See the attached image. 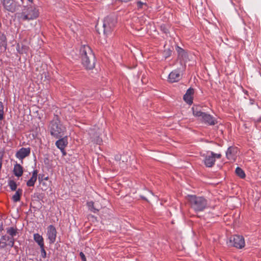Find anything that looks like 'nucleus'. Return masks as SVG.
<instances>
[{"label":"nucleus","mask_w":261,"mask_h":261,"mask_svg":"<svg viewBox=\"0 0 261 261\" xmlns=\"http://www.w3.org/2000/svg\"><path fill=\"white\" fill-rule=\"evenodd\" d=\"M7 38L4 33H0V46L6 47Z\"/></svg>","instance_id":"nucleus-29"},{"label":"nucleus","mask_w":261,"mask_h":261,"mask_svg":"<svg viewBox=\"0 0 261 261\" xmlns=\"http://www.w3.org/2000/svg\"><path fill=\"white\" fill-rule=\"evenodd\" d=\"M39 15L38 9L35 5H28L23 6L21 12L18 14L21 21H30L36 19Z\"/></svg>","instance_id":"nucleus-2"},{"label":"nucleus","mask_w":261,"mask_h":261,"mask_svg":"<svg viewBox=\"0 0 261 261\" xmlns=\"http://www.w3.org/2000/svg\"><path fill=\"white\" fill-rule=\"evenodd\" d=\"M88 132L89 140L97 145H100L102 142V138L99 137V132L96 130L95 128H90L89 130L86 129Z\"/></svg>","instance_id":"nucleus-10"},{"label":"nucleus","mask_w":261,"mask_h":261,"mask_svg":"<svg viewBox=\"0 0 261 261\" xmlns=\"http://www.w3.org/2000/svg\"><path fill=\"white\" fill-rule=\"evenodd\" d=\"M186 68V64L181 63V65L170 72L168 76L167 81L170 83L179 82L182 79Z\"/></svg>","instance_id":"nucleus-7"},{"label":"nucleus","mask_w":261,"mask_h":261,"mask_svg":"<svg viewBox=\"0 0 261 261\" xmlns=\"http://www.w3.org/2000/svg\"><path fill=\"white\" fill-rule=\"evenodd\" d=\"M140 197L141 198V199H143V200H146V201H148L147 199L144 196L140 195Z\"/></svg>","instance_id":"nucleus-35"},{"label":"nucleus","mask_w":261,"mask_h":261,"mask_svg":"<svg viewBox=\"0 0 261 261\" xmlns=\"http://www.w3.org/2000/svg\"><path fill=\"white\" fill-rule=\"evenodd\" d=\"M13 172L16 176L20 177L23 174V168L20 165L16 164L14 167Z\"/></svg>","instance_id":"nucleus-21"},{"label":"nucleus","mask_w":261,"mask_h":261,"mask_svg":"<svg viewBox=\"0 0 261 261\" xmlns=\"http://www.w3.org/2000/svg\"><path fill=\"white\" fill-rule=\"evenodd\" d=\"M227 244L228 246L241 249L244 247L245 242L244 238L242 236L235 234L229 238L227 242Z\"/></svg>","instance_id":"nucleus-8"},{"label":"nucleus","mask_w":261,"mask_h":261,"mask_svg":"<svg viewBox=\"0 0 261 261\" xmlns=\"http://www.w3.org/2000/svg\"><path fill=\"white\" fill-rule=\"evenodd\" d=\"M26 1L29 3H32V2H33V0H26Z\"/></svg>","instance_id":"nucleus-40"},{"label":"nucleus","mask_w":261,"mask_h":261,"mask_svg":"<svg viewBox=\"0 0 261 261\" xmlns=\"http://www.w3.org/2000/svg\"><path fill=\"white\" fill-rule=\"evenodd\" d=\"M82 124H84V120L83 119V122Z\"/></svg>","instance_id":"nucleus-44"},{"label":"nucleus","mask_w":261,"mask_h":261,"mask_svg":"<svg viewBox=\"0 0 261 261\" xmlns=\"http://www.w3.org/2000/svg\"><path fill=\"white\" fill-rule=\"evenodd\" d=\"M95 57L91 47L83 45V65L87 70H91L95 67Z\"/></svg>","instance_id":"nucleus-3"},{"label":"nucleus","mask_w":261,"mask_h":261,"mask_svg":"<svg viewBox=\"0 0 261 261\" xmlns=\"http://www.w3.org/2000/svg\"><path fill=\"white\" fill-rule=\"evenodd\" d=\"M188 200L191 207L195 213L203 212L208 207V200L204 196L188 195Z\"/></svg>","instance_id":"nucleus-1"},{"label":"nucleus","mask_w":261,"mask_h":261,"mask_svg":"<svg viewBox=\"0 0 261 261\" xmlns=\"http://www.w3.org/2000/svg\"><path fill=\"white\" fill-rule=\"evenodd\" d=\"M79 255L82 257V252H80Z\"/></svg>","instance_id":"nucleus-43"},{"label":"nucleus","mask_w":261,"mask_h":261,"mask_svg":"<svg viewBox=\"0 0 261 261\" xmlns=\"http://www.w3.org/2000/svg\"><path fill=\"white\" fill-rule=\"evenodd\" d=\"M200 156L203 158L202 162L205 167L211 168L215 164L216 159H220L222 155L210 150L200 153Z\"/></svg>","instance_id":"nucleus-6"},{"label":"nucleus","mask_w":261,"mask_h":261,"mask_svg":"<svg viewBox=\"0 0 261 261\" xmlns=\"http://www.w3.org/2000/svg\"><path fill=\"white\" fill-rule=\"evenodd\" d=\"M235 173L236 175L241 178H244L246 177V174L244 171L240 167H237L236 168Z\"/></svg>","instance_id":"nucleus-26"},{"label":"nucleus","mask_w":261,"mask_h":261,"mask_svg":"<svg viewBox=\"0 0 261 261\" xmlns=\"http://www.w3.org/2000/svg\"><path fill=\"white\" fill-rule=\"evenodd\" d=\"M38 171L35 170L33 172V174L31 178L27 181V185L28 187H33L34 186L37 178Z\"/></svg>","instance_id":"nucleus-20"},{"label":"nucleus","mask_w":261,"mask_h":261,"mask_svg":"<svg viewBox=\"0 0 261 261\" xmlns=\"http://www.w3.org/2000/svg\"><path fill=\"white\" fill-rule=\"evenodd\" d=\"M243 92H244V93L247 95V96H248L249 95V92L248 91H247L246 90H244L243 89Z\"/></svg>","instance_id":"nucleus-37"},{"label":"nucleus","mask_w":261,"mask_h":261,"mask_svg":"<svg viewBox=\"0 0 261 261\" xmlns=\"http://www.w3.org/2000/svg\"><path fill=\"white\" fill-rule=\"evenodd\" d=\"M33 238L34 241L38 244V245L40 247L44 245L43 238L39 233L34 234Z\"/></svg>","instance_id":"nucleus-23"},{"label":"nucleus","mask_w":261,"mask_h":261,"mask_svg":"<svg viewBox=\"0 0 261 261\" xmlns=\"http://www.w3.org/2000/svg\"><path fill=\"white\" fill-rule=\"evenodd\" d=\"M237 148L233 146H229L226 151V156L228 160L233 159L236 155Z\"/></svg>","instance_id":"nucleus-18"},{"label":"nucleus","mask_w":261,"mask_h":261,"mask_svg":"<svg viewBox=\"0 0 261 261\" xmlns=\"http://www.w3.org/2000/svg\"><path fill=\"white\" fill-rule=\"evenodd\" d=\"M86 206L88 211L91 213L96 214L99 211V210L96 207L94 202L92 200L87 201Z\"/></svg>","instance_id":"nucleus-19"},{"label":"nucleus","mask_w":261,"mask_h":261,"mask_svg":"<svg viewBox=\"0 0 261 261\" xmlns=\"http://www.w3.org/2000/svg\"><path fill=\"white\" fill-rule=\"evenodd\" d=\"M194 94V89L192 87H190L187 89L186 93L183 96V99L185 102L191 105L193 103V95Z\"/></svg>","instance_id":"nucleus-14"},{"label":"nucleus","mask_w":261,"mask_h":261,"mask_svg":"<svg viewBox=\"0 0 261 261\" xmlns=\"http://www.w3.org/2000/svg\"><path fill=\"white\" fill-rule=\"evenodd\" d=\"M118 22V14L116 13L110 14L105 17L103 21V32L105 35L109 36L113 31Z\"/></svg>","instance_id":"nucleus-4"},{"label":"nucleus","mask_w":261,"mask_h":261,"mask_svg":"<svg viewBox=\"0 0 261 261\" xmlns=\"http://www.w3.org/2000/svg\"><path fill=\"white\" fill-rule=\"evenodd\" d=\"M254 100L253 99H252V98L250 99V103L251 105H253L254 104Z\"/></svg>","instance_id":"nucleus-38"},{"label":"nucleus","mask_w":261,"mask_h":261,"mask_svg":"<svg viewBox=\"0 0 261 261\" xmlns=\"http://www.w3.org/2000/svg\"><path fill=\"white\" fill-rule=\"evenodd\" d=\"M173 47L172 46L165 48L163 53V57L165 58V59H166L167 58L170 57L173 52Z\"/></svg>","instance_id":"nucleus-24"},{"label":"nucleus","mask_w":261,"mask_h":261,"mask_svg":"<svg viewBox=\"0 0 261 261\" xmlns=\"http://www.w3.org/2000/svg\"><path fill=\"white\" fill-rule=\"evenodd\" d=\"M115 160L118 162L121 160V155L120 154H116L114 156Z\"/></svg>","instance_id":"nucleus-34"},{"label":"nucleus","mask_w":261,"mask_h":261,"mask_svg":"<svg viewBox=\"0 0 261 261\" xmlns=\"http://www.w3.org/2000/svg\"><path fill=\"white\" fill-rule=\"evenodd\" d=\"M20 1L22 3V0H20Z\"/></svg>","instance_id":"nucleus-45"},{"label":"nucleus","mask_w":261,"mask_h":261,"mask_svg":"<svg viewBox=\"0 0 261 261\" xmlns=\"http://www.w3.org/2000/svg\"><path fill=\"white\" fill-rule=\"evenodd\" d=\"M83 261H86V258L85 255L83 253Z\"/></svg>","instance_id":"nucleus-39"},{"label":"nucleus","mask_w":261,"mask_h":261,"mask_svg":"<svg viewBox=\"0 0 261 261\" xmlns=\"http://www.w3.org/2000/svg\"><path fill=\"white\" fill-rule=\"evenodd\" d=\"M40 247L41 249V256L44 258L46 257V252L44 249V245L40 246Z\"/></svg>","instance_id":"nucleus-33"},{"label":"nucleus","mask_w":261,"mask_h":261,"mask_svg":"<svg viewBox=\"0 0 261 261\" xmlns=\"http://www.w3.org/2000/svg\"><path fill=\"white\" fill-rule=\"evenodd\" d=\"M48 177H46L44 178V179L46 180H48Z\"/></svg>","instance_id":"nucleus-41"},{"label":"nucleus","mask_w":261,"mask_h":261,"mask_svg":"<svg viewBox=\"0 0 261 261\" xmlns=\"http://www.w3.org/2000/svg\"><path fill=\"white\" fill-rule=\"evenodd\" d=\"M136 3L138 10L148 8V5L145 2H143L141 1H137Z\"/></svg>","instance_id":"nucleus-25"},{"label":"nucleus","mask_w":261,"mask_h":261,"mask_svg":"<svg viewBox=\"0 0 261 261\" xmlns=\"http://www.w3.org/2000/svg\"><path fill=\"white\" fill-rule=\"evenodd\" d=\"M90 128H92L91 127H86V128H84L83 127V131H84V130L86 131V129H87L88 130H89ZM87 132V133L88 134V132L86 131ZM84 133V134H85V132H83V133Z\"/></svg>","instance_id":"nucleus-36"},{"label":"nucleus","mask_w":261,"mask_h":261,"mask_svg":"<svg viewBox=\"0 0 261 261\" xmlns=\"http://www.w3.org/2000/svg\"><path fill=\"white\" fill-rule=\"evenodd\" d=\"M149 192L152 194V195H153V193L151 191H149Z\"/></svg>","instance_id":"nucleus-42"},{"label":"nucleus","mask_w":261,"mask_h":261,"mask_svg":"<svg viewBox=\"0 0 261 261\" xmlns=\"http://www.w3.org/2000/svg\"><path fill=\"white\" fill-rule=\"evenodd\" d=\"M175 48L177 53V58L179 60L180 65L181 63L186 64L189 58L188 53L178 45H175Z\"/></svg>","instance_id":"nucleus-11"},{"label":"nucleus","mask_w":261,"mask_h":261,"mask_svg":"<svg viewBox=\"0 0 261 261\" xmlns=\"http://www.w3.org/2000/svg\"><path fill=\"white\" fill-rule=\"evenodd\" d=\"M7 232L11 236V238H13L14 236L16 235V229L13 227H10L8 228Z\"/></svg>","instance_id":"nucleus-30"},{"label":"nucleus","mask_w":261,"mask_h":261,"mask_svg":"<svg viewBox=\"0 0 261 261\" xmlns=\"http://www.w3.org/2000/svg\"><path fill=\"white\" fill-rule=\"evenodd\" d=\"M10 189L12 191H15L17 188V185L16 182L13 180H10L9 184Z\"/></svg>","instance_id":"nucleus-32"},{"label":"nucleus","mask_w":261,"mask_h":261,"mask_svg":"<svg viewBox=\"0 0 261 261\" xmlns=\"http://www.w3.org/2000/svg\"><path fill=\"white\" fill-rule=\"evenodd\" d=\"M200 117L201 121L206 124L214 125L217 123V121L215 118L211 114L205 112H203Z\"/></svg>","instance_id":"nucleus-12"},{"label":"nucleus","mask_w":261,"mask_h":261,"mask_svg":"<svg viewBox=\"0 0 261 261\" xmlns=\"http://www.w3.org/2000/svg\"><path fill=\"white\" fill-rule=\"evenodd\" d=\"M4 106L2 102L0 101V121L4 119Z\"/></svg>","instance_id":"nucleus-31"},{"label":"nucleus","mask_w":261,"mask_h":261,"mask_svg":"<svg viewBox=\"0 0 261 261\" xmlns=\"http://www.w3.org/2000/svg\"><path fill=\"white\" fill-rule=\"evenodd\" d=\"M50 129L51 135L56 138L63 137L66 132V127L61 123L57 116L51 122Z\"/></svg>","instance_id":"nucleus-5"},{"label":"nucleus","mask_w":261,"mask_h":261,"mask_svg":"<svg viewBox=\"0 0 261 261\" xmlns=\"http://www.w3.org/2000/svg\"><path fill=\"white\" fill-rule=\"evenodd\" d=\"M68 144L67 138V136H65L64 137H61V139L58 140L56 142V145L57 147L60 149L61 151L64 154V150L65 147L67 146Z\"/></svg>","instance_id":"nucleus-17"},{"label":"nucleus","mask_w":261,"mask_h":261,"mask_svg":"<svg viewBox=\"0 0 261 261\" xmlns=\"http://www.w3.org/2000/svg\"><path fill=\"white\" fill-rule=\"evenodd\" d=\"M2 3L4 8L11 12H15L21 6V4L15 0H3Z\"/></svg>","instance_id":"nucleus-9"},{"label":"nucleus","mask_w":261,"mask_h":261,"mask_svg":"<svg viewBox=\"0 0 261 261\" xmlns=\"http://www.w3.org/2000/svg\"><path fill=\"white\" fill-rule=\"evenodd\" d=\"M47 231V238L49 241L50 244H53L56 241L57 236V231L55 227L53 225L48 226Z\"/></svg>","instance_id":"nucleus-15"},{"label":"nucleus","mask_w":261,"mask_h":261,"mask_svg":"<svg viewBox=\"0 0 261 261\" xmlns=\"http://www.w3.org/2000/svg\"><path fill=\"white\" fill-rule=\"evenodd\" d=\"M22 191L19 189L12 196V199L15 202H18L20 200V196L22 195Z\"/></svg>","instance_id":"nucleus-27"},{"label":"nucleus","mask_w":261,"mask_h":261,"mask_svg":"<svg viewBox=\"0 0 261 261\" xmlns=\"http://www.w3.org/2000/svg\"><path fill=\"white\" fill-rule=\"evenodd\" d=\"M192 110L193 112V115L196 117H200L203 114V112L201 110V108L199 106H194L192 108Z\"/></svg>","instance_id":"nucleus-22"},{"label":"nucleus","mask_w":261,"mask_h":261,"mask_svg":"<svg viewBox=\"0 0 261 261\" xmlns=\"http://www.w3.org/2000/svg\"><path fill=\"white\" fill-rule=\"evenodd\" d=\"M160 30L167 36L170 34L169 27L168 24L163 23L160 25Z\"/></svg>","instance_id":"nucleus-28"},{"label":"nucleus","mask_w":261,"mask_h":261,"mask_svg":"<svg viewBox=\"0 0 261 261\" xmlns=\"http://www.w3.org/2000/svg\"><path fill=\"white\" fill-rule=\"evenodd\" d=\"M31 149L28 148H21L16 153V156L19 160H22L30 154Z\"/></svg>","instance_id":"nucleus-16"},{"label":"nucleus","mask_w":261,"mask_h":261,"mask_svg":"<svg viewBox=\"0 0 261 261\" xmlns=\"http://www.w3.org/2000/svg\"><path fill=\"white\" fill-rule=\"evenodd\" d=\"M14 241L13 238H11L6 235L3 236L0 239V248H5L7 246L12 247L14 246Z\"/></svg>","instance_id":"nucleus-13"}]
</instances>
